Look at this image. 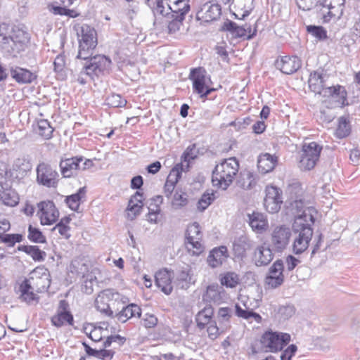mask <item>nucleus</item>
Instances as JSON below:
<instances>
[{"label": "nucleus", "instance_id": "10", "mask_svg": "<svg viewBox=\"0 0 360 360\" xmlns=\"http://www.w3.org/2000/svg\"><path fill=\"white\" fill-rule=\"evenodd\" d=\"M264 191V208L269 213H277L281 210L283 202L282 190L276 186L268 185L266 186Z\"/></svg>", "mask_w": 360, "mask_h": 360}, {"label": "nucleus", "instance_id": "16", "mask_svg": "<svg viewBox=\"0 0 360 360\" xmlns=\"http://www.w3.org/2000/svg\"><path fill=\"white\" fill-rule=\"evenodd\" d=\"M200 226L198 222H193L189 225L186 231V244L187 248L191 250V248L195 249L194 253L198 254L201 252L202 245L200 243L202 238Z\"/></svg>", "mask_w": 360, "mask_h": 360}, {"label": "nucleus", "instance_id": "33", "mask_svg": "<svg viewBox=\"0 0 360 360\" xmlns=\"http://www.w3.org/2000/svg\"><path fill=\"white\" fill-rule=\"evenodd\" d=\"M167 9L171 11V15L185 18L186 15L191 10V6L188 0H176L172 6L167 4Z\"/></svg>", "mask_w": 360, "mask_h": 360}, {"label": "nucleus", "instance_id": "11", "mask_svg": "<svg viewBox=\"0 0 360 360\" xmlns=\"http://www.w3.org/2000/svg\"><path fill=\"white\" fill-rule=\"evenodd\" d=\"M291 236V229L288 226H276L271 234V243L274 249L278 252H283L288 247Z\"/></svg>", "mask_w": 360, "mask_h": 360}, {"label": "nucleus", "instance_id": "38", "mask_svg": "<svg viewBox=\"0 0 360 360\" xmlns=\"http://www.w3.org/2000/svg\"><path fill=\"white\" fill-rule=\"evenodd\" d=\"M1 179L2 180L0 181V186L4 189V191L0 193V199L4 205L13 207L18 203L19 198L18 195L13 191L5 188L3 186V180H5L6 179L2 176Z\"/></svg>", "mask_w": 360, "mask_h": 360}, {"label": "nucleus", "instance_id": "13", "mask_svg": "<svg viewBox=\"0 0 360 360\" xmlns=\"http://www.w3.org/2000/svg\"><path fill=\"white\" fill-rule=\"evenodd\" d=\"M58 172L51 165L41 162L37 167V181L39 184L51 188L57 185Z\"/></svg>", "mask_w": 360, "mask_h": 360}, {"label": "nucleus", "instance_id": "26", "mask_svg": "<svg viewBox=\"0 0 360 360\" xmlns=\"http://www.w3.org/2000/svg\"><path fill=\"white\" fill-rule=\"evenodd\" d=\"M221 15V6L217 4L206 3L197 13L198 19L205 22L217 20Z\"/></svg>", "mask_w": 360, "mask_h": 360}, {"label": "nucleus", "instance_id": "64", "mask_svg": "<svg viewBox=\"0 0 360 360\" xmlns=\"http://www.w3.org/2000/svg\"><path fill=\"white\" fill-rule=\"evenodd\" d=\"M300 262L301 261L295 256L289 255L285 258V266L287 270L288 271H292Z\"/></svg>", "mask_w": 360, "mask_h": 360}, {"label": "nucleus", "instance_id": "3", "mask_svg": "<svg viewBox=\"0 0 360 360\" xmlns=\"http://www.w3.org/2000/svg\"><path fill=\"white\" fill-rule=\"evenodd\" d=\"M239 163L236 158L224 160L217 165L212 172V182L214 186L226 190L232 184L238 172Z\"/></svg>", "mask_w": 360, "mask_h": 360}, {"label": "nucleus", "instance_id": "21", "mask_svg": "<svg viewBox=\"0 0 360 360\" xmlns=\"http://www.w3.org/2000/svg\"><path fill=\"white\" fill-rule=\"evenodd\" d=\"M274 259V254L269 245L263 244L257 246L253 255V261L257 266L268 265Z\"/></svg>", "mask_w": 360, "mask_h": 360}, {"label": "nucleus", "instance_id": "34", "mask_svg": "<svg viewBox=\"0 0 360 360\" xmlns=\"http://www.w3.org/2000/svg\"><path fill=\"white\" fill-rule=\"evenodd\" d=\"M214 315V309L211 304L206 305L202 310H200L196 315L195 320L197 326L200 329H203L205 327L212 323Z\"/></svg>", "mask_w": 360, "mask_h": 360}, {"label": "nucleus", "instance_id": "44", "mask_svg": "<svg viewBox=\"0 0 360 360\" xmlns=\"http://www.w3.org/2000/svg\"><path fill=\"white\" fill-rule=\"evenodd\" d=\"M53 129L47 120H40L37 122V132L45 139H50L52 137Z\"/></svg>", "mask_w": 360, "mask_h": 360}, {"label": "nucleus", "instance_id": "31", "mask_svg": "<svg viewBox=\"0 0 360 360\" xmlns=\"http://www.w3.org/2000/svg\"><path fill=\"white\" fill-rule=\"evenodd\" d=\"M249 224L253 231L262 233L268 228V222L264 215L259 212H254L248 214Z\"/></svg>", "mask_w": 360, "mask_h": 360}, {"label": "nucleus", "instance_id": "28", "mask_svg": "<svg viewBox=\"0 0 360 360\" xmlns=\"http://www.w3.org/2000/svg\"><path fill=\"white\" fill-rule=\"evenodd\" d=\"M224 297V291L222 287L218 285H210L207 286L205 292L202 295V300L210 304H220Z\"/></svg>", "mask_w": 360, "mask_h": 360}, {"label": "nucleus", "instance_id": "27", "mask_svg": "<svg viewBox=\"0 0 360 360\" xmlns=\"http://www.w3.org/2000/svg\"><path fill=\"white\" fill-rule=\"evenodd\" d=\"M258 181V176L253 172L248 169L241 171L237 180L238 187L244 190H252L255 188Z\"/></svg>", "mask_w": 360, "mask_h": 360}, {"label": "nucleus", "instance_id": "46", "mask_svg": "<svg viewBox=\"0 0 360 360\" xmlns=\"http://www.w3.org/2000/svg\"><path fill=\"white\" fill-rule=\"evenodd\" d=\"M188 202L187 193L176 190L172 201V205L175 210H178L185 207L188 204Z\"/></svg>", "mask_w": 360, "mask_h": 360}, {"label": "nucleus", "instance_id": "14", "mask_svg": "<svg viewBox=\"0 0 360 360\" xmlns=\"http://www.w3.org/2000/svg\"><path fill=\"white\" fill-rule=\"evenodd\" d=\"M119 294L112 289H105L101 291L95 300V307L98 311L108 316H112L113 312L110 308L109 302L116 300Z\"/></svg>", "mask_w": 360, "mask_h": 360}, {"label": "nucleus", "instance_id": "37", "mask_svg": "<svg viewBox=\"0 0 360 360\" xmlns=\"http://www.w3.org/2000/svg\"><path fill=\"white\" fill-rule=\"evenodd\" d=\"M32 290L29 280L25 279L19 287L20 292V298L29 304H32L34 301H37L39 297Z\"/></svg>", "mask_w": 360, "mask_h": 360}, {"label": "nucleus", "instance_id": "57", "mask_svg": "<svg viewBox=\"0 0 360 360\" xmlns=\"http://www.w3.org/2000/svg\"><path fill=\"white\" fill-rule=\"evenodd\" d=\"M295 1L300 9L309 11L316 8L318 12L321 0H295Z\"/></svg>", "mask_w": 360, "mask_h": 360}, {"label": "nucleus", "instance_id": "36", "mask_svg": "<svg viewBox=\"0 0 360 360\" xmlns=\"http://www.w3.org/2000/svg\"><path fill=\"white\" fill-rule=\"evenodd\" d=\"M86 193V187L79 188L75 193L67 196L65 202L70 210L77 211L80 204L85 200Z\"/></svg>", "mask_w": 360, "mask_h": 360}, {"label": "nucleus", "instance_id": "6", "mask_svg": "<svg viewBox=\"0 0 360 360\" xmlns=\"http://www.w3.org/2000/svg\"><path fill=\"white\" fill-rule=\"evenodd\" d=\"M291 340L289 333L267 330L261 337V344L266 352L276 353L281 352Z\"/></svg>", "mask_w": 360, "mask_h": 360}, {"label": "nucleus", "instance_id": "43", "mask_svg": "<svg viewBox=\"0 0 360 360\" xmlns=\"http://www.w3.org/2000/svg\"><path fill=\"white\" fill-rule=\"evenodd\" d=\"M220 282L226 288H235L240 282L238 275L235 272L229 271L221 276Z\"/></svg>", "mask_w": 360, "mask_h": 360}, {"label": "nucleus", "instance_id": "52", "mask_svg": "<svg viewBox=\"0 0 360 360\" xmlns=\"http://www.w3.org/2000/svg\"><path fill=\"white\" fill-rule=\"evenodd\" d=\"M27 238L33 243H46V237L43 235L42 232L39 229L33 227L32 225H30L28 227Z\"/></svg>", "mask_w": 360, "mask_h": 360}, {"label": "nucleus", "instance_id": "35", "mask_svg": "<svg viewBox=\"0 0 360 360\" xmlns=\"http://www.w3.org/2000/svg\"><path fill=\"white\" fill-rule=\"evenodd\" d=\"M32 169V164L27 157L23 156L17 158L13 165V169L16 172L17 178H23Z\"/></svg>", "mask_w": 360, "mask_h": 360}, {"label": "nucleus", "instance_id": "42", "mask_svg": "<svg viewBox=\"0 0 360 360\" xmlns=\"http://www.w3.org/2000/svg\"><path fill=\"white\" fill-rule=\"evenodd\" d=\"M256 28H255L252 30L251 25L250 24L245 23V25L241 26L237 25L233 35L235 36L236 37H243L245 38L246 39L250 40L252 39L256 35Z\"/></svg>", "mask_w": 360, "mask_h": 360}, {"label": "nucleus", "instance_id": "22", "mask_svg": "<svg viewBox=\"0 0 360 360\" xmlns=\"http://www.w3.org/2000/svg\"><path fill=\"white\" fill-rule=\"evenodd\" d=\"M143 193L137 191L130 198L127 207V216L129 220H134L143 207Z\"/></svg>", "mask_w": 360, "mask_h": 360}, {"label": "nucleus", "instance_id": "32", "mask_svg": "<svg viewBox=\"0 0 360 360\" xmlns=\"http://www.w3.org/2000/svg\"><path fill=\"white\" fill-rule=\"evenodd\" d=\"M141 315V309L136 304H129L123 307L122 309L116 314L115 317L117 321L121 323H125L129 319L137 317L139 318Z\"/></svg>", "mask_w": 360, "mask_h": 360}, {"label": "nucleus", "instance_id": "53", "mask_svg": "<svg viewBox=\"0 0 360 360\" xmlns=\"http://www.w3.org/2000/svg\"><path fill=\"white\" fill-rule=\"evenodd\" d=\"M284 281L283 275H267L265 278L264 283L267 288L275 289L281 286Z\"/></svg>", "mask_w": 360, "mask_h": 360}, {"label": "nucleus", "instance_id": "5", "mask_svg": "<svg viewBox=\"0 0 360 360\" xmlns=\"http://www.w3.org/2000/svg\"><path fill=\"white\" fill-rule=\"evenodd\" d=\"M79 37V52L77 58L86 59L93 53V50L97 45V34L95 29L84 24L77 32Z\"/></svg>", "mask_w": 360, "mask_h": 360}, {"label": "nucleus", "instance_id": "9", "mask_svg": "<svg viewBox=\"0 0 360 360\" xmlns=\"http://www.w3.org/2000/svg\"><path fill=\"white\" fill-rule=\"evenodd\" d=\"M322 147L316 142H311L304 145L299 163L301 169L310 170L313 169L319 159Z\"/></svg>", "mask_w": 360, "mask_h": 360}, {"label": "nucleus", "instance_id": "29", "mask_svg": "<svg viewBox=\"0 0 360 360\" xmlns=\"http://www.w3.org/2000/svg\"><path fill=\"white\" fill-rule=\"evenodd\" d=\"M228 257L227 248L225 246L215 248L210 252L207 261L212 268L221 266Z\"/></svg>", "mask_w": 360, "mask_h": 360}, {"label": "nucleus", "instance_id": "41", "mask_svg": "<svg viewBox=\"0 0 360 360\" xmlns=\"http://www.w3.org/2000/svg\"><path fill=\"white\" fill-rule=\"evenodd\" d=\"M18 250L24 252L30 255L34 261L41 262L44 260L46 253L41 250L37 246L34 245H20Z\"/></svg>", "mask_w": 360, "mask_h": 360}, {"label": "nucleus", "instance_id": "24", "mask_svg": "<svg viewBox=\"0 0 360 360\" xmlns=\"http://www.w3.org/2000/svg\"><path fill=\"white\" fill-rule=\"evenodd\" d=\"M9 72L11 78L21 84H30L37 79L35 73L17 65L11 66Z\"/></svg>", "mask_w": 360, "mask_h": 360}, {"label": "nucleus", "instance_id": "30", "mask_svg": "<svg viewBox=\"0 0 360 360\" xmlns=\"http://www.w3.org/2000/svg\"><path fill=\"white\" fill-rule=\"evenodd\" d=\"M278 163V158L269 153L261 154L257 160V167L262 174L271 172Z\"/></svg>", "mask_w": 360, "mask_h": 360}, {"label": "nucleus", "instance_id": "7", "mask_svg": "<svg viewBox=\"0 0 360 360\" xmlns=\"http://www.w3.org/2000/svg\"><path fill=\"white\" fill-rule=\"evenodd\" d=\"M82 60L84 62L82 65L86 76L91 80L103 75L111 65L110 59L103 55L90 56L89 58Z\"/></svg>", "mask_w": 360, "mask_h": 360}, {"label": "nucleus", "instance_id": "39", "mask_svg": "<svg viewBox=\"0 0 360 360\" xmlns=\"http://www.w3.org/2000/svg\"><path fill=\"white\" fill-rule=\"evenodd\" d=\"M252 241L246 237H240L233 243V251L238 257H245L246 251L252 248Z\"/></svg>", "mask_w": 360, "mask_h": 360}, {"label": "nucleus", "instance_id": "45", "mask_svg": "<svg viewBox=\"0 0 360 360\" xmlns=\"http://www.w3.org/2000/svg\"><path fill=\"white\" fill-rule=\"evenodd\" d=\"M215 195L214 191L205 192L197 203V208L199 211H205L214 200Z\"/></svg>", "mask_w": 360, "mask_h": 360}, {"label": "nucleus", "instance_id": "25", "mask_svg": "<svg viewBox=\"0 0 360 360\" xmlns=\"http://www.w3.org/2000/svg\"><path fill=\"white\" fill-rule=\"evenodd\" d=\"M288 193L291 200V206L296 208L298 211L303 212L305 208L304 207L303 189L301 184L297 182L289 185Z\"/></svg>", "mask_w": 360, "mask_h": 360}, {"label": "nucleus", "instance_id": "48", "mask_svg": "<svg viewBox=\"0 0 360 360\" xmlns=\"http://www.w3.org/2000/svg\"><path fill=\"white\" fill-rule=\"evenodd\" d=\"M232 309L229 307H221L218 310L217 316L219 321L224 323L221 330H226L229 326V320L231 316Z\"/></svg>", "mask_w": 360, "mask_h": 360}, {"label": "nucleus", "instance_id": "12", "mask_svg": "<svg viewBox=\"0 0 360 360\" xmlns=\"http://www.w3.org/2000/svg\"><path fill=\"white\" fill-rule=\"evenodd\" d=\"M37 215L42 225H51L57 221L59 212L53 201H42L37 204Z\"/></svg>", "mask_w": 360, "mask_h": 360}, {"label": "nucleus", "instance_id": "49", "mask_svg": "<svg viewBox=\"0 0 360 360\" xmlns=\"http://www.w3.org/2000/svg\"><path fill=\"white\" fill-rule=\"evenodd\" d=\"M307 32L319 39V41H323L328 38L327 31L322 26L318 25H308L306 27Z\"/></svg>", "mask_w": 360, "mask_h": 360}, {"label": "nucleus", "instance_id": "50", "mask_svg": "<svg viewBox=\"0 0 360 360\" xmlns=\"http://www.w3.org/2000/svg\"><path fill=\"white\" fill-rule=\"evenodd\" d=\"M105 103L111 108H122L127 104V100L120 94H112L105 98Z\"/></svg>", "mask_w": 360, "mask_h": 360}, {"label": "nucleus", "instance_id": "40", "mask_svg": "<svg viewBox=\"0 0 360 360\" xmlns=\"http://www.w3.org/2000/svg\"><path fill=\"white\" fill-rule=\"evenodd\" d=\"M351 124L348 116H342L338 118V124L335 135L339 139L348 136L351 133Z\"/></svg>", "mask_w": 360, "mask_h": 360}, {"label": "nucleus", "instance_id": "54", "mask_svg": "<svg viewBox=\"0 0 360 360\" xmlns=\"http://www.w3.org/2000/svg\"><path fill=\"white\" fill-rule=\"evenodd\" d=\"M168 19H171L170 20H168V32L169 34H174L178 32L181 27L183 25V21L185 18H183L182 17L179 16H169V18H167Z\"/></svg>", "mask_w": 360, "mask_h": 360}, {"label": "nucleus", "instance_id": "23", "mask_svg": "<svg viewBox=\"0 0 360 360\" xmlns=\"http://www.w3.org/2000/svg\"><path fill=\"white\" fill-rule=\"evenodd\" d=\"M172 276L173 272L167 269L158 271L155 275L156 285L166 295H169L172 292Z\"/></svg>", "mask_w": 360, "mask_h": 360}, {"label": "nucleus", "instance_id": "20", "mask_svg": "<svg viewBox=\"0 0 360 360\" xmlns=\"http://www.w3.org/2000/svg\"><path fill=\"white\" fill-rule=\"evenodd\" d=\"M183 165L176 164L169 172L164 186V193L167 198L172 196L175 186L181 177Z\"/></svg>", "mask_w": 360, "mask_h": 360}, {"label": "nucleus", "instance_id": "51", "mask_svg": "<svg viewBox=\"0 0 360 360\" xmlns=\"http://www.w3.org/2000/svg\"><path fill=\"white\" fill-rule=\"evenodd\" d=\"M22 239L23 236L20 233L0 234L1 242L6 244L8 247H13L15 243H20Z\"/></svg>", "mask_w": 360, "mask_h": 360}, {"label": "nucleus", "instance_id": "56", "mask_svg": "<svg viewBox=\"0 0 360 360\" xmlns=\"http://www.w3.org/2000/svg\"><path fill=\"white\" fill-rule=\"evenodd\" d=\"M54 71L63 78L65 76V56L62 54L58 55L53 61Z\"/></svg>", "mask_w": 360, "mask_h": 360}, {"label": "nucleus", "instance_id": "1", "mask_svg": "<svg viewBox=\"0 0 360 360\" xmlns=\"http://www.w3.org/2000/svg\"><path fill=\"white\" fill-rule=\"evenodd\" d=\"M316 214V210L313 207H308L295 218L292 224L295 234L292 243L294 254L300 255L307 250L313 236L311 226L314 224Z\"/></svg>", "mask_w": 360, "mask_h": 360}, {"label": "nucleus", "instance_id": "19", "mask_svg": "<svg viewBox=\"0 0 360 360\" xmlns=\"http://www.w3.org/2000/svg\"><path fill=\"white\" fill-rule=\"evenodd\" d=\"M188 79L192 81L193 91L194 93H203V89L207 86V71L204 68L198 67L191 68Z\"/></svg>", "mask_w": 360, "mask_h": 360}, {"label": "nucleus", "instance_id": "15", "mask_svg": "<svg viewBox=\"0 0 360 360\" xmlns=\"http://www.w3.org/2000/svg\"><path fill=\"white\" fill-rule=\"evenodd\" d=\"M52 325L60 328L65 324L73 326L74 318L69 310V304L65 300L59 302L56 314L51 317Z\"/></svg>", "mask_w": 360, "mask_h": 360}, {"label": "nucleus", "instance_id": "63", "mask_svg": "<svg viewBox=\"0 0 360 360\" xmlns=\"http://www.w3.org/2000/svg\"><path fill=\"white\" fill-rule=\"evenodd\" d=\"M297 351V347L295 344L290 345L281 354V360H291Z\"/></svg>", "mask_w": 360, "mask_h": 360}, {"label": "nucleus", "instance_id": "55", "mask_svg": "<svg viewBox=\"0 0 360 360\" xmlns=\"http://www.w3.org/2000/svg\"><path fill=\"white\" fill-rule=\"evenodd\" d=\"M167 0H156V6L153 8V12L156 17L158 15L163 17L169 18L171 16V11H167Z\"/></svg>", "mask_w": 360, "mask_h": 360}, {"label": "nucleus", "instance_id": "4", "mask_svg": "<svg viewBox=\"0 0 360 360\" xmlns=\"http://www.w3.org/2000/svg\"><path fill=\"white\" fill-rule=\"evenodd\" d=\"M310 89L315 94H323L324 96H339L341 100V108L348 105L347 92L340 85L324 88V79L322 74L314 71L310 74L309 79Z\"/></svg>", "mask_w": 360, "mask_h": 360}, {"label": "nucleus", "instance_id": "62", "mask_svg": "<svg viewBox=\"0 0 360 360\" xmlns=\"http://www.w3.org/2000/svg\"><path fill=\"white\" fill-rule=\"evenodd\" d=\"M284 270L283 262L281 259H277L269 268V274L272 276L283 275Z\"/></svg>", "mask_w": 360, "mask_h": 360}, {"label": "nucleus", "instance_id": "18", "mask_svg": "<svg viewBox=\"0 0 360 360\" xmlns=\"http://www.w3.org/2000/svg\"><path fill=\"white\" fill-rule=\"evenodd\" d=\"M82 156H75L70 158L62 159L60 162V169L61 174L65 178H70L77 175V172L80 170V163L83 162Z\"/></svg>", "mask_w": 360, "mask_h": 360}, {"label": "nucleus", "instance_id": "47", "mask_svg": "<svg viewBox=\"0 0 360 360\" xmlns=\"http://www.w3.org/2000/svg\"><path fill=\"white\" fill-rule=\"evenodd\" d=\"M235 313L237 316L247 320L253 318L255 321H258L262 319L259 314L248 309H244L238 304L235 305Z\"/></svg>", "mask_w": 360, "mask_h": 360}, {"label": "nucleus", "instance_id": "58", "mask_svg": "<svg viewBox=\"0 0 360 360\" xmlns=\"http://www.w3.org/2000/svg\"><path fill=\"white\" fill-rule=\"evenodd\" d=\"M176 280L178 285L184 289H186L189 286L191 283V277L187 271H181L177 275Z\"/></svg>", "mask_w": 360, "mask_h": 360}, {"label": "nucleus", "instance_id": "2", "mask_svg": "<svg viewBox=\"0 0 360 360\" xmlns=\"http://www.w3.org/2000/svg\"><path fill=\"white\" fill-rule=\"evenodd\" d=\"M29 39V34L18 26L0 25V50L8 56L16 57L24 51Z\"/></svg>", "mask_w": 360, "mask_h": 360}, {"label": "nucleus", "instance_id": "61", "mask_svg": "<svg viewBox=\"0 0 360 360\" xmlns=\"http://www.w3.org/2000/svg\"><path fill=\"white\" fill-rule=\"evenodd\" d=\"M162 202V197L157 195L150 199V202L148 207V212L160 214V205Z\"/></svg>", "mask_w": 360, "mask_h": 360}, {"label": "nucleus", "instance_id": "8", "mask_svg": "<svg viewBox=\"0 0 360 360\" xmlns=\"http://www.w3.org/2000/svg\"><path fill=\"white\" fill-rule=\"evenodd\" d=\"M345 0H323L318 9V17L323 23L329 22L332 19H340L344 11Z\"/></svg>", "mask_w": 360, "mask_h": 360}, {"label": "nucleus", "instance_id": "17", "mask_svg": "<svg viewBox=\"0 0 360 360\" xmlns=\"http://www.w3.org/2000/svg\"><path fill=\"white\" fill-rule=\"evenodd\" d=\"M276 68L285 75H291L297 72L302 66L301 60L295 56H285L277 59Z\"/></svg>", "mask_w": 360, "mask_h": 360}, {"label": "nucleus", "instance_id": "59", "mask_svg": "<svg viewBox=\"0 0 360 360\" xmlns=\"http://www.w3.org/2000/svg\"><path fill=\"white\" fill-rule=\"evenodd\" d=\"M295 312V307L292 305H285L279 307L278 315L280 319L287 320L292 317Z\"/></svg>", "mask_w": 360, "mask_h": 360}, {"label": "nucleus", "instance_id": "60", "mask_svg": "<svg viewBox=\"0 0 360 360\" xmlns=\"http://www.w3.org/2000/svg\"><path fill=\"white\" fill-rule=\"evenodd\" d=\"M141 325L146 328H153L158 324L157 317L151 314H146L143 315L141 321Z\"/></svg>", "mask_w": 360, "mask_h": 360}]
</instances>
